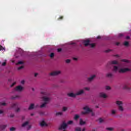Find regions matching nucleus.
<instances>
[{
  "label": "nucleus",
  "instance_id": "9b49d317",
  "mask_svg": "<svg viewBox=\"0 0 131 131\" xmlns=\"http://www.w3.org/2000/svg\"><path fill=\"white\" fill-rule=\"evenodd\" d=\"M18 105H19V103H18V102L14 103L11 105V108H13V109H16V107H18Z\"/></svg>",
  "mask_w": 131,
  "mask_h": 131
},
{
  "label": "nucleus",
  "instance_id": "2f4dec72",
  "mask_svg": "<svg viewBox=\"0 0 131 131\" xmlns=\"http://www.w3.org/2000/svg\"><path fill=\"white\" fill-rule=\"evenodd\" d=\"M0 104H1L2 106H6V105H7V103H6V102H1V103H0Z\"/></svg>",
  "mask_w": 131,
  "mask_h": 131
},
{
  "label": "nucleus",
  "instance_id": "c756f323",
  "mask_svg": "<svg viewBox=\"0 0 131 131\" xmlns=\"http://www.w3.org/2000/svg\"><path fill=\"white\" fill-rule=\"evenodd\" d=\"M73 123V121L70 120L68 121L67 124H72Z\"/></svg>",
  "mask_w": 131,
  "mask_h": 131
},
{
  "label": "nucleus",
  "instance_id": "0eeeda50",
  "mask_svg": "<svg viewBox=\"0 0 131 131\" xmlns=\"http://www.w3.org/2000/svg\"><path fill=\"white\" fill-rule=\"evenodd\" d=\"M15 91L16 92H22L23 91V87L21 85H18L15 88Z\"/></svg>",
  "mask_w": 131,
  "mask_h": 131
},
{
  "label": "nucleus",
  "instance_id": "58836bf2",
  "mask_svg": "<svg viewBox=\"0 0 131 131\" xmlns=\"http://www.w3.org/2000/svg\"><path fill=\"white\" fill-rule=\"evenodd\" d=\"M67 110V107H63L62 111H63L64 112H65V111H66Z\"/></svg>",
  "mask_w": 131,
  "mask_h": 131
},
{
  "label": "nucleus",
  "instance_id": "dca6fc26",
  "mask_svg": "<svg viewBox=\"0 0 131 131\" xmlns=\"http://www.w3.org/2000/svg\"><path fill=\"white\" fill-rule=\"evenodd\" d=\"M33 109H34V104L31 103L28 108V110H33Z\"/></svg>",
  "mask_w": 131,
  "mask_h": 131
},
{
  "label": "nucleus",
  "instance_id": "f03ea898",
  "mask_svg": "<svg viewBox=\"0 0 131 131\" xmlns=\"http://www.w3.org/2000/svg\"><path fill=\"white\" fill-rule=\"evenodd\" d=\"M43 100L45 101V102L40 106V108H44V107H46V105L47 104H48V102L50 101V98L43 97Z\"/></svg>",
  "mask_w": 131,
  "mask_h": 131
},
{
  "label": "nucleus",
  "instance_id": "ea45409f",
  "mask_svg": "<svg viewBox=\"0 0 131 131\" xmlns=\"http://www.w3.org/2000/svg\"><path fill=\"white\" fill-rule=\"evenodd\" d=\"M2 50H5V48L3 47L2 45H0V51H2Z\"/></svg>",
  "mask_w": 131,
  "mask_h": 131
},
{
  "label": "nucleus",
  "instance_id": "c9c22d12",
  "mask_svg": "<svg viewBox=\"0 0 131 131\" xmlns=\"http://www.w3.org/2000/svg\"><path fill=\"white\" fill-rule=\"evenodd\" d=\"M23 64V61H19L17 62V65H19V64Z\"/></svg>",
  "mask_w": 131,
  "mask_h": 131
},
{
  "label": "nucleus",
  "instance_id": "6ab92c4d",
  "mask_svg": "<svg viewBox=\"0 0 131 131\" xmlns=\"http://www.w3.org/2000/svg\"><path fill=\"white\" fill-rule=\"evenodd\" d=\"M118 70V67L117 66H114L113 69L114 72H117Z\"/></svg>",
  "mask_w": 131,
  "mask_h": 131
},
{
  "label": "nucleus",
  "instance_id": "13d9d810",
  "mask_svg": "<svg viewBox=\"0 0 131 131\" xmlns=\"http://www.w3.org/2000/svg\"><path fill=\"white\" fill-rule=\"evenodd\" d=\"M116 45L119 46V42H116Z\"/></svg>",
  "mask_w": 131,
  "mask_h": 131
},
{
  "label": "nucleus",
  "instance_id": "a211bd4d",
  "mask_svg": "<svg viewBox=\"0 0 131 131\" xmlns=\"http://www.w3.org/2000/svg\"><path fill=\"white\" fill-rule=\"evenodd\" d=\"M29 124V122H28V121H26L21 125V126H23V127H24L27 126V125Z\"/></svg>",
  "mask_w": 131,
  "mask_h": 131
},
{
  "label": "nucleus",
  "instance_id": "052dcab7",
  "mask_svg": "<svg viewBox=\"0 0 131 131\" xmlns=\"http://www.w3.org/2000/svg\"><path fill=\"white\" fill-rule=\"evenodd\" d=\"M97 38L98 39H100V38H101V37L100 36H98L97 37Z\"/></svg>",
  "mask_w": 131,
  "mask_h": 131
},
{
  "label": "nucleus",
  "instance_id": "a18cd8bd",
  "mask_svg": "<svg viewBox=\"0 0 131 131\" xmlns=\"http://www.w3.org/2000/svg\"><path fill=\"white\" fill-rule=\"evenodd\" d=\"M103 120L102 119V118H100L99 119V122L100 123H102V122H103Z\"/></svg>",
  "mask_w": 131,
  "mask_h": 131
},
{
  "label": "nucleus",
  "instance_id": "5fc2aeb1",
  "mask_svg": "<svg viewBox=\"0 0 131 131\" xmlns=\"http://www.w3.org/2000/svg\"><path fill=\"white\" fill-rule=\"evenodd\" d=\"M37 75H38V73H35V74H34L35 77H36L37 76Z\"/></svg>",
  "mask_w": 131,
  "mask_h": 131
},
{
  "label": "nucleus",
  "instance_id": "cd10ccee",
  "mask_svg": "<svg viewBox=\"0 0 131 131\" xmlns=\"http://www.w3.org/2000/svg\"><path fill=\"white\" fill-rule=\"evenodd\" d=\"M75 131H81L80 127H77L75 128Z\"/></svg>",
  "mask_w": 131,
  "mask_h": 131
},
{
  "label": "nucleus",
  "instance_id": "338daca9",
  "mask_svg": "<svg viewBox=\"0 0 131 131\" xmlns=\"http://www.w3.org/2000/svg\"><path fill=\"white\" fill-rule=\"evenodd\" d=\"M33 115H34V114H31V116H33Z\"/></svg>",
  "mask_w": 131,
  "mask_h": 131
},
{
  "label": "nucleus",
  "instance_id": "5701e85b",
  "mask_svg": "<svg viewBox=\"0 0 131 131\" xmlns=\"http://www.w3.org/2000/svg\"><path fill=\"white\" fill-rule=\"evenodd\" d=\"M124 46H125V47H128V45H129V43H128V41H125L124 43H123Z\"/></svg>",
  "mask_w": 131,
  "mask_h": 131
},
{
  "label": "nucleus",
  "instance_id": "4c0bfd02",
  "mask_svg": "<svg viewBox=\"0 0 131 131\" xmlns=\"http://www.w3.org/2000/svg\"><path fill=\"white\" fill-rule=\"evenodd\" d=\"M63 16H60L58 19L57 20H63Z\"/></svg>",
  "mask_w": 131,
  "mask_h": 131
},
{
  "label": "nucleus",
  "instance_id": "a878e982",
  "mask_svg": "<svg viewBox=\"0 0 131 131\" xmlns=\"http://www.w3.org/2000/svg\"><path fill=\"white\" fill-rule=\"evenodd\" d=\"M17 98H20V96L16 95L15 97L12 96L11 99H12V100H15V99H17Z\"/></svg>",
  "mask_w": 131,
  "mask_h": 131
},
{
  "label": "nucleus",
  "instance_id": "bb28decb",
  "mask_svg": "<svg viewBox=\"0 0 131 131\" xmlns=\"http://www.w3.org/2000/svg\"><path fill=\"white\" fill-rule=\"evenodd\" d=\"M78 118H79V116H78V115H75L74 118L75 120H77Z\"/></svg>",
  "mask_w": 131,
  "mask_h": 131
},
{
  "label": "nucleus",
  "instance_id": "4468645a",
  "mask_svg": "<svg viewBox=\"0 0 131 131\" xmlns=\"http://www.w3.org/2000/svg\"><path fill=\"white\" fill-rule=\"evenodd\" d=\"M96 77V76L95 75H93L91 77L88 78V81H93L94 80V78Z\"/></svg>",
  "mask_w": 131,
  "mask_h": 131
},
{
  "label": "nucleus",
  "instance_id": "e2e57ef3",
  "mask_svg": "<svg viewBox=\"0 0 131 131\" xmlns=\"http://www.w3.org/2000/svg\"><path fill=\"white\" fill-rule=\"evenodd\" d=\"M82 131H85V128H83L82 129Z\"/></svg>",
  "mask_w": 131,
  "mask_h": 131
},
{
  "label": "nucleus",
  "instance_id": "4be33fe9",
  "mask_svg": "<svg viewBox=\"0 0 131 131\" xmlns=\"http://www.w3.org/2000/svg\"><path fill=\"white\" fill-rule=\"evenodd\" d=\"M56 116H61V115H63V113L62 112H58L56 114Z\"/></svg>",
  "mask_w": 131,
  "mask_h": 131
},
{
  "label": "nucleus",
  "instance_id": "39448f33",
  "mask_svg": "<svg viewBox=\"0 0 131 131\" xmlns=\"http://www.w3.org/2000/svg\"><path fill=\"white\" fill-rule=\"evenodd\" d=\"M59 74H61V71H55L53 72H52L50 74V75H51V76H56L57 75H59Z\"/></svg>",
  "mask_w": 131,
  "mask_h": 131
},
{
  "label": "nucleus",
  "instance_id": "bf43d9fd",
  "mask_svg": "<svg viewBox=\"0 0 131 131\" xmlns=\"http://www.w3.org/2000/svg\"><path fill=\"white\" fill-rule=\"evenodd\" d=\"M14 114H12L10 115V117H11V118L14 117Z\"/></svg>",
  "mask_w": 131,
  "mask_h": 131
},
{
  "label": "nucleus",
  "instance_id": "49530a36",
  "mask_svg": "<svg viewBox=\"0 0 131 131\" xmlns=\"http://www.w3.org/2000/svg\"><path fill=\"white\" fill-rule=\"evenodd\" d=\"M110 52H111V50L108 49L105 51V53H109Z\"/></svg>",
  "mask_w": 131,
  "mask_h": 131
},
{
  "label": "nucleus",
  "instance_id": "393cba45",
  "mask_svg": "<svg viewBox=\"0 0 131 131\" xmlns=\"http://www.w3.org/2000/svg\"><path fill=\"white\" fill-rule=\"evenodd\" d=\"M89 46H90L91 48H95V47H96V44L95 43H90Z\"/></svg>",
  "mask_w": 131,
  "mask_h": 131
},
{
  "label": "nucleus",
  "instance_id": "8fccbe9b",
  "mask_svg": "<svg viewBox=\"0 0 131 131\" xmlns=\"http://www.w3.org/2000/svg\"><path fill=\"white\" fill-rule=\"evenodd\" d=\"M121 36H123V34H119V37H121Z\"/></svg>",
  "mask_w": 131,
  "mask_h": 131
},
{
  "label": "nucleus",
  "instance_id": "e433bc0d",
  "mask_svg": "<svg viewBox=\"0 0 131 131\" xmlns=\"http://www.w3.org/2000/svg\"><path fill=\"white\" fill-rule=\"evenodd\" d=\"M6 65H7V62H4L2 63V66H3V67L6 66Z\"/></svg>",
  "mask_w": 131,
  "mask_h": 131
},
{
  "label": "nucleus",
  "instance_id": "2eb2a0df",
  "mask_svg": "<svg viewBox=\"0 0 131 131\" xmlns=\"http://www.w3.org/2000/svg\"><path fill=\"white\" fill-rule=\"evenodd\" d=\"M83 93H84L83 90H80L79 91L76 93V96H80V95H82V94H83Z\"/></svg>",
  "mask_w": 131,
  "mask_h": 131
},
{
  "label": "nucleus",
  "instance_id": "ddd939ff",
  "mask_svg": "<svg viewBox=\"0 0 131 131\" xmlns=\"http://www.w3.org/2000/svg\"><path fill=\"white\" fill-rule=\"evenodd\" d=\"M99 97H100V98H104L105 99V98H107V95L105 93L102 92L99 94Z\"/></svg>",
  "mask_w": 131,
  "mask_h": 131
},
{
  "label": "nucleus",
  "instance_id": "f257e3e1",
  "mask_svg": "<svg viewBox=\"0 0 131 131\" xmlns=\"http://www.w3.org/2000/svg\"><path fill=\"white\" fill-rule=\"evenodd\" d=\"M83 109L85 111L81 112V114H83V115L88 114L91 112H93V110H91V108H90V107H89L88 106L84 107Z\"/></svg>",
  "mask_w": 131,
  "mask_h": 131
},
{
  "label": "nucleus",
  "instance_id": "69168bd1",
  "mask_svg": "<svg viewBox=\"0 0 131 131\" xmlns=\"http://www.w3.org/2000/svg\"><path fill=\"white\" fill-rule=\"evenodd\" d=\"M73 59H74V60H75V61H76V60H77V58H74Z\"/></svg>",
  "mask_w": 131,
  "mask_h": 131
},
{
  "label": "nucleus",
  "instance_id": "1a4fd4ad",
  "mask_svg": "<svg viewBox=\"0 0 131 131\" xmlns=\"http://www.w3.org/2000/svg\"><path fill=\"white\" fill-rule=\"evenodd\" d=\"M66 127H67V124H66L65 122H63L60 127L59 128V129H66Z\"/></svg>",
  "mask_w": 131,
  "mask_h": 131
},
{
  "label": "nucleus",
  "instance_id": "f3484780",
  "mask_svg": "<svg viewBox=\"0 0 131 131\" xmlns=\"http://www.w3.org/2000/svg\"><path fill=\"white\" fill-rule=\"evenodd\" d=\"M121 62H124V63H130V61L127 59H121Z\"/></svg>",
  "mask_w": 131,
  "mask_h": 131
},
{
  "label": "nucleus",
  "instance_id": "4d7b16f0",
  "mask_svg": "<svg viewBox=\"0 0 131 131\" xmlns=\"http://www.w3.org/2000/svg\"><path fill=\"white\" fill-rule=\"evenodd\" d=\"M130 37L128 36H126V39H129Z\"/></svg>",
  "mask_w": 131,
  "mask_h": 131
},
{
  "label": "nucleus",
  "instance_id": "c85d7f7f",
  "mask_svg": "<svg viewBox=\"0 0 131 131\" xmlns=\"http://www.w3.org/2000/svg\"><path fill=\"white\" fill-rule=\"evenodd\" d=\"M10 131H15V130H16V128H15L14 127H12L11 128H10Z\"/></svg>",
  "mask_w": 131,
  "mask_h": 131
},
{
  "label": "nucleus",
  "instance_id": "7ed1b4c3",
  "mask_svg": "<svg viewBox=\"0 0 131 131\" xmlns=\"http://www.w3.org/2000/svg\"><path fill=\"white\" fill-rule=\"evenodd\" d=\"M116 104L118 105V110L119 111H123V107H122V102L117 101Z\"/></svg>",
  "mask_w": 131,
  "mask_h": 131
},
{
  "label": "nucleus",
  "instance_id": "412c9836",
  "mask_svg": "<svg viewBox=\"0 0 131 131\" xmlns=\"http://www.w3.org/2000/svg\"><path fill=\"white\" fill-rule=\"evenodd\" d=\"M80 125H83V124H85V122L83 121L82 119L80 120Z\"/></svg>",
  "mask_w": 131,
  "mask_h": 131
},
{
  "label": "nucleus",
  "instance_id": "c03bdc74",
  "mask_svg": "<svg viewBox=\"0 0 131 131\" xmlns=\"http://www.w3.org/2000/svg\"><path fill=\"white\" fill-rule=\"evenodd\" d=\"M105 89H106V90H110V89H111V88L110 86H106Z\"/></svg>",
  "mask_w": 131,
  "mask_h": 131
},
{
  "label": "nucleus",
  "instance_id": "603ef678",
  "mask_svg": "<svg viewBox=\"0 0 131 131\" xmlns=\"http://www.w3.org/2000/svg\"><path fill=\"white\" fill-rule=\"evenodd\" d=\"M30 128H31V126L29 125V126H28L27 129H28V130H29V129H30Z\"/></svg>",
  "mask_w": 131,
  "mask_h": 131
},
{
  "label": "nucleus",
  "instance_id": "864d4df0",
  "mask_svg": "<svg viewBox=\"0 0 131 131\" xmlns=\"http://www.w3.org/2000/svg\"><path fill=\"white\" fill-rule=\"evenodd\" d=\"M21 83H22V84H24V83H25V81L22 80V81H21Z\"/></svg>",
  "mask_w": 131,
  "mask_h": 131
},
{
  "label": "nucleus",
  "instance_id": "680f3d73",
  "mask_svg": "<svg viewBox=\"0 0 131 131\" xmlns=\"http://www.w3.org/2000/svg\"><path fill=\"white\" fill-rule=\"evenodd\" d=\"M3 113V112L2 111H0V114H2Z\"/></svg>",
  "mask_w": 131,
  "mask_h": 131
},
{
  "label": "nucleus",
  "instance_id": "6e6552de",
  "mask_svg": "<svg viewBox=\"0 0 131 131\" xmlns=\"http://www.w3.org/2000/svg\"><path fill=\"white\" fill-rule=\"evenodd\" d=\"M68 97L70 98H76V93L74 94L73 93H68Z\"/></svg>",
  "mask_w": 131,
  "mask_h": 131
},
{
  "label": "nucleus",
  "instance_id": "f704fd0d",
  "mask_svg": "<svg viewBox=\"0 0 131 131\" xmlns=\"http://www.w3.org/2000/svg\"><path fill=\"white\" fill-rule=\"evenodd\" d=\"M115 113H116V111H115V110L112 111V114H113V115H114V114H115Z\"/></svg>",
  "mask_w": 131,
  "mask_h": 131
},
{
  "label": "nucleus",
  "instance_id": "6e6d98bb",
  "mask_svg": "<svg viewBox=\"0 0 131 131\" xmlns=\"http://www.w3.org/2000/svg\"><path fill=\"white\" fill-rule=\"evenodd\" d=\"M92 116H95V113H94L93 112H91Z\"/></svg>",
  "mask_w": 131,
  "mask_h": 131
},
{
  "label": "nucleus",
  "instance_id": "0e129e2a",
  "mask_svg": "<svg viewBox=\"0 0 131 131\" xmlns=\"http://www.w3.org/2000/svg\"><path fill=\"white\" fill-rule=\"evenodd\" d=\"M115 57H119V55L117 54V55H115Z\"/></svg>",
  "mask_w": 131,
  "mask_h": 131
},
{
  "label": "nucleus",
  "instance_id": "09e8293b",
  "mask_svg": "<svg viewBox=\"0 0 131 131\" xmlns=\"http://www.w3.org/2000/svg\"><path fill=\"white\" fill-rule=\"evenodd\" d=\"M66 63H70V59H67V60H66Z\"/></svg>",
  "mask_w": 131,
  "mask_h": 131
},
{
  "label": "nucleus",
  "instance_id": "20e7f679",
  "mask_svg": "<svg viewBox=\"0 0 131 131\" xmlns=\"http://www.w3.org/2000/svg\"><path fill=\"white\" fill-rule=\"evenodd\" d=\"M128 85H129V83L124 84L122 88L123 90H126V91L130 92L131 88L130 87L128 86Z\"/></svg>",
  "mask_w": 131,
  "mask_h": 131
},
{
  "label": "nucleus",
  "instance_id": "b1692460",
  "mask_svg": "<svg viewBox=\"0 0 131 131\" xmlns=\"http://www.w3.org/2000/svg\"><path fill=\"white\" fill-rule=\"evenodd\" d=\"M107 77H110V78H111L112 77V74L111 73H109L106 74Z\"/></svg>",
  "mask_w": 131,
  "mask_h": 131
},
{
  "label": "nucleus",
  "instance_id": "79ce46f5",
  "mask_svg": "<svg viewBox=\"0 0 131 131\" xmlns=\"http://www.w3.org/2000/svg\"><path fill=\"white\" fill-rule=\"evenodd\" d=\"M15 84H16V82H13L11 85V88H13V86H14V85H15Z\"/></svg>",
  "mask_w": 131,
  "mask_h": 131
},
{
  "label": "nucleus",
  "instance_id": "473e14b6",
  "mask_svg": "<svg viewBox=\"0 0 131 131\" xmlns=\"http://www.w3.org/2000/svg\"><path fill=\"white\" fill-rule=\"evenodd\" d=\"M55 56V54L54 53H52L51 54H50V57L51 58H54V56Z\"/></svg>",
  "mask_w": 131,
  "mask_h": 131
},
{
  "label": "nucleus",
  "instance_id": "a19ab883",
  "mask_svg": "<svg viewBox=\"0 0 131 131\" xmlns=\"http://www.w3.org/2000/svg\"><path fill=\"white\" fill-rule=\"evenodd\" d=\"M57 52H58V53H60L61 52H62V49L61 48H59L57 49Z\"/></svg>",
  "mask_w": 131,
  "mask_h": 131
},
{
  "label": "nucleus",
  "instance_id": "774afa93",
  "mask_svg": "<svg viewBox=\"0 0 131 131\" xmlns=\"http://www.w3.org/2000/svg\"><path fill=\"white\" fill-rule=\"evenodd\" d=\"M92 131H96V129H93L92 130Z\"/></svg>",
  "mask_w": 131,
  "mask_h": 131
},
{
  "label": "nucleus",
  "instance_id": "aec40b11",
  "mask_svg": "<svg viewBox=\"0 0 131 131\" xmlns=\"http://www.w3.org/2000/svg\"><path fill=\"white\" fill-rule=\"evenodd\" d=\"M7 127V125H0V128L1 129H5Z\"/></svg>",
  "mask_w": 131,
  "mask_h": 131
},
{
  "label": "nucleus",
  "instance_id": "72a5a7b5",
  "mask_svg": "<svg viewBox=\"0 0 131 131\" xmlns=\"http://www.w3.org/2000/svg\"><path fill=\"white\" fill-rule=\"evenodd\" d=\"M23 68H24V67L21 66V67L18 68V70H21V69H23Z\"/></svg>",
  "mask_w": 131,
  "mask_h": 131
},
{
  "label": "nucleus",
  "instance_id": "7c9ffc66",
  "mask_svg": "<svg viewBox=\"0 0 131 131\" xmlns=\"http://www.w3.org/2000/svg\"><path fill=\"white\" fill-rule=\"evenodd\" d=\"M106 129H107V130L112 131V130H113V128L107 127V128H106Z\"/></svg>",
  "mask_w": 131,
  "mask_h": 131
},
{
  "label": "nucleus",
  "instance_id": "423d86ee",
  "mask_svg": "<svg viewBox=\"0 0 131 131\" xmlns=\"http://www.w3.org/2000/svg\"><path fill=\"white\" fill-rule=\"evenodd\" d=\"M117 64H118V61L116 60H112L108 62L107 66H110V65H117Z\"/></svg>",
  "mask_w": 131,
  "mask_h": 131
},
{
  "label": "nucleus",
  "instance_id": "f8f14e48",
  "mask_svg": "<svg viewBox=\"0 0 131 131\" xmlns=\"http://www.w3.org/2000/svg\"><path fill=\"white\" fill-rule=\"evenodd\" d=\"M40 126L43 127V126H48V124H47V123H46V122H45V121H42L40 123Z\"/></svg>",
  "mask_w": 131,
  "mask_h": 131
},
{
  "label": "nucleus",
  "instance_id": "de8ad7c7",
  "mask_svg": "<svg viewBox=\"0 0 131 131\" xmlns=\"http://www.w3.org/2000/svg\"><path fill=\"white\" fill-rule=\"evenodd\" d=\"M84 89L86 91H90V88L88 87L84 88Z\"/></svg>",
  "mask_w": 131,
  "mask_h": 131
},
{
  "label": "nucleus",
  "instance_id": "37998d69",
  "mask_svg": "<svg viewBox=\"0 0 131 131\" xmlns=\"http://www.w3.org/2000/svg\"><path fill=\"white\" fill-rule=\"evenodd\" d=\"M20 111V108H17L15 110V112H19Z\"/></svg>",
  "mask_w": 131,
  "mask_h": 131
},
{
  "label": "nucleus",
  "instance_id": "3c124183",
  "mask_svg": "<svg viewBox=\"0 0 131 131\" xmlns=\"http://www.w3.org/2000/svg\"><path fill=\"white\" fill-rule=\"evenodd\" d=\"M39 114L40 115H44L45 113L43 112H40Z\"/></svg>",
  "mask_w": 131,
  "mask_h": 131
},
{
  "label": "nucleus",
  "instance_id": "9d476101",
  "mask_svg": "<svg viewBox=\"0 0 131 131\" xmlns=\"http://www.w3.org/2000/svg\"><path fill=\"white\" fill-rule=\"evenodd\" d=\"M91 41L89 39L85 40L83 41V45L85 46V47H88V46H90V42Z\"/></svg>",
  "mask_w": 131,
  "mask_h": 131
}]
</instances>
